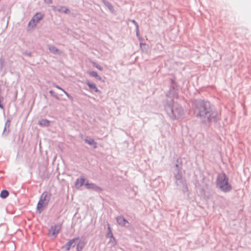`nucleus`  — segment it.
Segmentation results:
<instances>
[{
	"instance_id": "1",
	"label": "nucleus",
	"mask_w": 251,
	"mask_h": 251,
	"mask_svg": "<svg viewBox=\"0 0 251 251\" xmlns=\"http://www.w3.org/2000/svg\"><path fill=\"white\" fill-rule=\"evenodd\" d=\"M216 183L217 187L225 193L228 192L232 189V186L228 182V178L225 174L218 175Z\"/></svg>"
},
{
	"instance_id": "2",
	"label": "nucleus",
	"mask_w": 251,
	"mask_h": 251,
	"mask_svg": "<svg viewBox=\"0 0 251 251\" xmlns=\"http://www.w3.org/2000/svg\"><path fill=\"white\" fill-rule=\"evenodd\" d=\"M44 17V14L41 13H37L36 14L28 24V26L33 28L36 24L41 20Z\"/></svg>"
},
{
	"instance_id": "3",
	"label": "nucleus",
	"mask_w": 251,
	"mask_h": 251,
	"mask_svg": "<svg viewBox=\"0 0 251 251\" xmlns=\"http://www.w3.org/2000/svg\"><path fill=\"white\" fill-rule=\"evenodd\" d=\"M46 195L43 194L37 205V209L39 213H41L44 208L47 205L48 201L46 200Z\"/></svg>"
},
{
	"instance_id": "4",
	"label": "nucleus",
	"mask_w": 251,
	"mask_h": 251,
	"mask_svg": "<svg viewBox=\"0 0 251 251\" xmlns=\"http://www.w3.org/2000/svg\"><path fill=\"white\" fill-rule=\"evenodd\" d=\"M198 108L201 109L207 110L210 108V103L208 101L200 100L198 102Z\"/></svg>"
},
{
	"instance_id": "5",
	"label": "nucleus",
	"mask_w": 251,
	"mask_h": 251,
	"mask_svg": "<svg viewBox=\"0 0 251 251\" xmlns=\"http://www.w3.org/2000/svg\"><path fill=\"white\" fill-rule=\"evenodd\" d=\"M76 240L77 239H74L69 241L63 246V248H65L66 250L69 251L72 248H74L75 246Z\"/></svg>"
},
{
	"instance_id": "6",
	"label": "nucleus",
	"mask_w": 251,
	"mask_h": 251,
	"mask_svg": "<svg viewBox=\"0 0 251 251\" xmlns=\"http://www.w3.org/2000/svg\"><path fill=\"white\" fill-rule=\"evenodd\" d=\"M86 180L84 178H81L79 180V184L80 185H85L87 188L97 189L98 187L95 186L93 184H89L85 182Z\"/></svg>"
},
{
	"instance_id": "7",
	"label": "nucleus",
	"mask_w": 251,
	"mask_h": 251,
	"mask_svg": "<svg viewBox=\"0 0 251 251\" xmlns=\"http://www.w3.org/2000/svg\"><path fill=\"white\" fill-rule=\"evenodd\" d=\"M61 229L60 226H51L50 230V232L55 236L59 233V231Z\"/></svg>"
},
{
	"instance_id": "8",
	"label": "nucleus",
	"mask_w": 251,
	"mask_h": 251,
	"mask_svg": "<svg viewBox=\"0 0 251 251\" xmlns=\"http://www.w3.org/2000/svg\"><path fill=\"white\" fill-rule=\"evenodd\" d=\"M87 84L89 86V88L91 92L100 93V90L97 88L96 85L94 83L88 81L87 82Z\"/></svg>"
},
{
	"instance_id": "9",
	"label": "nucleus",
	"mask_w": 251,
	"mask_h": 251,
	"mask_svg": "<svg viewBox=\"0 0 251 251\" xmlns=\"http://www.w3.org/2000/svg\"><path fill=\"white\" fill-rule=\"evenodd\" d=\"M118 223L122 226H126L128 222L122 216H119L117 218Z\"/></svg>"
},
{
	"instance_id": "10",
	"label": "nucleus",
	"mask_w": 251,
	"mask_h": 251,
	"mask_svg": "<svg viewBox=\"0 0 251 251\" xmlns=\"http://www.w3.org/2000/svg\"><path fill=\"white\" fill-rule=\"evenodd\" d=\"M85 142L91 146L93 148L95 149L97 148V143L95 142L93 139H86Z\"/></svg>"
},
{
	"instance_id": "11",
	"label": "nucleus",
	"mask_w": 251,
	"mask_h": 251,
	"mask_svg": "<svg viewBox=\"0 0 251 251\" xmlns=\"http://www.w3.org/2000/svg\"><path fill=\"white\" fill-rule=\"evenodd\" d=\"M49 50L50 52L53 53H61V51H59V50H58L55 47L53 46H51L49 47Z\"/></svg>"
},
{
	"instance_id": "12",
	"label": "nucleus",
	"mask_w": 251,
	"mask_h": 251,
	"mask_svg": "<svg viewBox=\"0 0 251 251\" xmlns=\"http://www.w3.org/2000/svg\"><path fill=\"white\" fill-rule=\"evenodd\" d=\"M39 124L42 126H49L50 125V122L46 119H43L39 122Z\"/></svg>"
},
{
	"instance_id": "13",
	"label": "nucleus",
	"mask_w": 251,
	"mask_h": 251,
	"mask_svg": "<svg viewBox=\"0 0 251 251\" xmlns=\"http://www.w3.org/2000/svg\"><path fill=\"white\" fill-rule=\"evenodd\" d=\"M9 192L7 190H2L0 194V197L2 198H6L8 197Z\"/></svg>"
},
{
	"instance_id": "14",
	"label": "nucleus",
	"mask_w": 251,
	"mask_h": 251,
	"mask_svg": "<svg viewBox=\"0 0 251 251\" xmlns=\"http://www.w3.org/2000/svg\"><path fill=\"white\" fill-rule=\"evenodd\" d=\"M58 11L60 13H68L69 10L65 7H61L58 9Z\"/></svg>"
},
{
	"instance_id": "15",
	"label": "nucleus",
	"mask_w": 251,
	"mask_h": 251,
	"mask_svg": "<svg viewBox=\"0 0 251 251\" xmlns=\"http://www.w3.org/2000/svg\"><path fill=\"white\" fill-rule=\"evenodd\" d=\"M90 74L92 76H94V77H97L100 80L101 79V77L100 76L98 75V74H97V73L96 72H95V71L91 72L90 73Z\"/></svg>"
},
{
	"instance_id": "16",
	"label": "nucleus",
	"mask_w": 251,
	"mask_h": 251,
	"mask_svg": "<svg viewBox=\"0 0 251 251\" xmlns=\"http://www.w3.org/2000/svg\"><path fill=\"white\" fill-rule=\"evenodd\" d=\"M201 115H205L206 116H209L210 115V113L209 111H201V112L200 113Z\"/></svg>"
},
{
	"instance_id": "17",
	"label": "nucleus",
	"mask_w": 251,
	"mask_h": 251,
	"mask_svg": "<svg viewBox=\"0 0 251 251\" xmlns=\"http://www.w3.org/2000/svg\"><path fill=\"white\" fill-rule=\"evenodd\" d=\"M131 22L133 23L135 25V26L136 27L137 33L138 34V32L139 31V25H138L137 23L134 20H131Z\"/></svg>"
},
{
	"instance_id": "18",
	"label": "nucleus",
	"mask_w": 251,
	"mask_h": 251,
	"mask_svg": "<svg viewBox=\"0 0 251 251\" xmlns=\"http://www.w3.org/2000/svg\"><path fill=\"white\" fill-rule=\"evenodd\" d=\"M56 87L60 90H61L67 96H68V93H67L64 90L62 89L60 87L56 86Z\"/></svg>"
},
{
	"instance_id": "19",
	"label": "nucleus",
	"mask_w": 251,
	"mask_h": 251,
	"mask_svg": "<svg viewBox=\"0 0 251 251\" xmlns=\"http://www.w3.org/2000/svg\"><path fill=\"white\" fill-rule=\"evenodd\" d=\"M95 67L100 70H102V67L98 65H95Z\"/></svg>"
},
{
	"instance_id": "20",
	"label": "nucleus",
	"mask_w": 251,
	"mask_h": 251,
	"mask_svg": "<svg viewBox=\"0 0 251 251\" xmlns=\"http://www.w3.org/2000/svg\"><path fill=\"white\" fill-rule=\"evenodd\" d=\"M46 3L48 4L51 3L52 2V0H44Z\"/></svg>"
},
{
	"instance_id": "21",
	"label": "nucleus",
	"mask_w": 251,
	"mask_h": 251,
	"mask_svg": "<svg viewBox=\"0 0 251 251\" xmlns=\"http://www.w3.org/2000/svg\"><path fill=\"white\" fill-rule=\"evenodd\" d=\"M50 94H52L53 91H50Z\"/></svg>"
},
{
	"instance_id": "22",
	"label": "nucleus",
	"mask_w": 251,
	"mask_h": 251,
	"mask_svg": "<svg viewBox=\"0 0 251 251\" xmlns=\"http://www.w3.org/2000/svg\"><path fill=\"white\" fill-rule=\"evenodd\" d=\"M78 245H77V246H76V249H78Z\"/></svg>"
},
{
	"instance_id": "23",
	"label": "nucleus",
	"mask_w": 251,
	"mask_h": 251,
	"mask_svg": "<svg viewBox=\"0 0 251 251\" xmlns=\"http://www.w3.org/2000/svg\"><path fill=\"white\" fill-rule=\"evenodd\" d=\"M0 107L1 108H2V107L0 105Z\"/></svg>"
},
{
	"instance_id": "24",
	"label": "nucleus",
	"mask_w": 251,
	"mask_h": 251,
	"mask_svg": "<svg viewBox=\"0 0 251 251\" xmlns=\"http://www.w3.org/2000/svg\"><path fill=\"white\" fill-rule=\"evenodd\" d=\"M8 122L9 123H10V121H7V123H6V124H7Z\"/></svg>"
}]
</instances>
